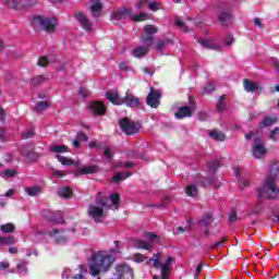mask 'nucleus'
Here are the masks:
<instances>
[{
  "label": "nucleus",
  "instance_id": "21",
  "mask_svg": "<svg viewBox=\"0 0 279 279\" xmlns=\"http://www.w3.org/2000/svg\"><path fill=\"white\" fill-rule=\"evenodd\" d=\"M43 216L52 223H64V218L60 213L53 214L52 211H44Z\"/></svg>",
  "mask_w": 279,
  "mask_h": 279
},
{
  "label": "nucleus",
  "instance_id": "54",
  "mask_svg": "<svg viewBox=\"0 0 279 279\" xmlns=\"http://www.w3.org/2000/svg\"><path fill=\"white\" fill-rule=\"evenodd\" d=\"M232 43H234V37L230 34H228L226 37H225V46L226 47H230V45H232Z\"/></svg>",
  "mask_w": 279,
  "mask_h": 279
},
{
  "label": "nucleus",
  "instance_id": "14",
  "mask_svg": "<svg viewBox=\"0 0 279 279\" xmlns=\"http://www.w3.org/2000/svg\"><path fill=\"white\" fill-rule=\"evenodd\" d=\"M49 236H51V239H54L56 243H59V245H64V243L69 241V238H66L64 231L57 228H53L49 232Z\"/></svg>",
  "mask_w": 279,
  "mask_h": 279
},
{
  "label": "nucleus",
  "instance_id": "44",
  "mask_svg": "<svg viewBox=\"0 0 279 279\" xmlns=\"http://www.w3.org/2000/svg\"><path fill=\"white\" fill-rule=\"evenodd\" d=\"M160 9V2H148V10H150V12H158V10Z\"/></svg>",
  "mask_w": 279,
  "mask_h": 279
},
{
  "label": "nucleus",
  "instance_id": "53",
  "mask_svg": "<svg viewBox=\"0 0 279 279\" xmlns=\"http://www.w3.org/2000/svg\"><path fill=\"white\" fill-rule=\"evenodd\" d=\"M147 3H149V0H140L138 2L135 3V8L136 10H143V8L147 5Z\"/></svg>",
  "mask_w": 279,
  "mask_h": 279
},
{
  "label": "nucleus",
  "instance_id": "43",
  "mask_svg": "<svg viewBox=\"0 0 279 279\" xmlns=\"http://www.w3.org/2000/svg\"><path fill=\"white\" fill-rule=\"evenodd\" d=\"M223 99H226V96L225 95L220 96V100L216 106L218 112H223V110H226V102H223Z\"/></svg>",
  "mask_w": 279,
  "mask_h": 279
},
{
  "label": "nucleus",
  "instance_id": "3",
  "mask_svg": "<svg viewBox=\"0 0 279 279\" xmlns=\"http://www.w3.org/2000/svg\"><path fill=\"white\" fill-rule=\"evenodd\" d=\"M279 175L278 163H272L269 168V174L266 178L265 184L257 189V197L266 199H276L279 195V187L276 186V181Z\"/></svg>",
  "mask_w": 279,
  "mask_h": 279
},
{
  "label": "nucleus",
  "instance_id": "5",
  "mask_svg": "<svg viewBox=\"0 0 279 279\" xmlns=\"http://www.w3.org/2000/svg\"><path fill=\"white\" fill-rule=\"evenodd\" d=\"M147 263H153L155 269H160L161 279H169L173 265L175 264V258L168 257L163 263H160V253H156Z\"/></svg>",
  "mask_w": 279,
  "mask_h": 279
},
{
  "label": "nucleus",
  "instance_id": "59",
  "mask_svg": "<svg viewBox=\"0 0 279 279\" xmlns=\"http://www.w3.org/2000/svg\"><path fill=\"white\" fill-rule=\"evenodd\" d=\"M76 138L78 141H88V136H86V134L84 132H78L76 135Z\"/></svg>",
  "mask_w": 279,
  "mask_h": 279
},
{
  "label": "nucleus",
  "instance_id": "18",
  "mask_svg": "<svg viewBox=\"0 0 279 279\" xmlns=\"http://www.w3.org/2000/svg\"><path fill=\"white\" fill-rule=\"evenodd\" d=\"M198 43L204 49H214V51L221 50V44L217 43L215 39H199Z\"/></svg>",
  "mask_w": 279,
  "mask_h": 279
},
{
  "label": "nucleus",
  "instance_id": "57",
  "mask_svg": "<svg viewBox=\"0 0 279 279\" xmlns=\"http://www.w3.org/2000/svg\"><path fill=\"white\" fill-rule=\"evenodd\" d=\"M10 268V262H0V274L1 271H5V269Z\"/></svg>",
  "mask_w": 279,
  "mask_h": 279
},
{
  "label": "nucleus",
  "instance_id": "22",
  "mask_svg": "<svg viewBox=\"0 0 279 279\" xmlns=\"http://www.w3.org/2000/svg\"><path fill=\"white\" fill-rule=\"evenodd\" d=\"M258 88L260 87L258 86L257 83H254L250 80H244V90H246V93H256Z\"/></svg>",
  "mask_w": 279,
  "mask_h": 279
},
{
  "label": "nucleus",
  "instance_id": "38",
  "mask_svg": "<svg viewBox=\"0 0 279 279\" xmlns=\"http://www.w3.org/2000/svg\"><path fill=\"white\" fill-rule=\"evenodd\" d=\"M144 33L148 36H154V34H158V27L154 25H146L144 26Z\"/></svg>",
  "mask_w": 279,
  "mask_h": 279
},
{
  "label": "nucleus",
  "instance_id": "6",
  "mask_svg": "<svg viewBox=\"0 0 279 279\" xmlns=\"http://www.w3.org/2000/svg\"><path fill=\"white\" fill-rule=\"evenodd\" d=\"M32 26L34 29H43L48 34H53V32H56V27H58V19L36 15L32 19Z\"/></svg>",
  "mask_w": 279,
  "mask_h": 279
},
{
  "label": "nucleus",
  "instance_id": "9",
  "mask_svg": "<svg viewBox=\"0 0 279 279\" xmlns=\"http://www.w3.org/2000/svg\"><path fill=\"white\" fill-rule=\"evenodd\" d=\"M62 279H86L88 270L84 266L78 265L77 269L64 268L62 271Z\"/></svg>",
  "mask_w": 279,
  "mask_h": 279
},
{
  "label": "nucleus",
  "instance_id": "58",
  "mask_svg": "<svg viewBox=\"0 0 279 279\" xmlns=\"http://www.w3.org/2000/svg\"><path fill=\"white\" fill-rule=\"evenodd\" d=\"M228 221H229L230 223L236 221V211L232 210V211L229 214Z\"/></svg>",
  "mask_w": 279,
  "mask_h": 279
},
{
  "label": "nucleus",
  "instance_id": "10",
  "mask_svg": "<svg viewBox=\"0 0 279 279\" xmlns=\"http://www.w3.org/2000/svg\"><path fill=\"white\" fill-rule=\"evenodd\" d=\"M253 158H265L267 154V148H265V141L262 137L255 135L253 136V147H252Z\"/></svg>",
  "mask_w": 279,
  "mask_h": 279
},
{
  "label": "nucleus",
  "instance_id": "29",
  "mask_svg": "<svg viewBox=\"0 0 279 279\" xmlns=\"http://www.w3.org/2000/svg\"><path fill=\"white\" fill-rule=\"evenodd\" d=\"M219 22L223 23V25H230L232 23V16L228 12H221L218 15Z\"/></svg>",
  "mask_w": 279,
  "mask_h": 279
},
{
  "label": "nucleus",
  "instance_id": "2",
  "mask_svg": "<svg viewBox=\"0 0 279 279\" xmlns=\"http://www.w3.org/2000/svg\"><path fill=\"white\" fill-rule=\"evenodd\" d=\"M114 263V257L108 254L106 251H99L94 253L88 262V271L92 276L97 277L110 271Z\"/></svg>",
  "mask_w": 279,
  "mask_h": 279
},
{
  "label": "nucleus",
  "instance_id": "50",
  "mask_svg": "<svg viewBox=\"0 0 279 279\" xmlns=\"http://www.w3.org/2000/svg\"><path fill=\"white\" fill-rule=\"evenodd\" d=\"M2 3H4L5 5H8V8H11V9H16V0H0Z\"/></svg>",
  "mask_w": 279,
  "mask_h": 279
},
{
  "label": "nucleus",
  "instance_id": "31",
  "mask_svg": "<svg viewBox=\"0 0 279 279\" xmlns=\"http://www.w3.org/2000/svg\"><path fill=\"white\" fill-rule=\"evenodd\" d=\"M131 19L133 21H136V22H141V21H149V13H140V14H133L131 13Z\"/></svg>",
  "mask_w": 279,
  "mask_h": 279
},
{
  "label": "nucleus",
  "instance_id": "33",
  "mask_svg": "<svg viewBox=\"0 0 279 279\" xmlns=\"http://www.w3.org/2000/svg\"><path fill=\"white\" fill-rule=\"evenodd\" d=\"M185 193L189 197H197V186L195 184L187 185Z\"/></svg>",
  "mask_w": 279,
  "mask_h": 279
},
{
  "label": "nucleus",
  "instance_id": "23",
  "mask_svg": "<svg viewBox=\"0 0 279 279\" xmlns=\"http://www.w3.org/2000/svg\"><path fill=\"white\" fill-rule=\"evenodd\" d=\"M99 171V167L97 166H84L78 169L81 175H86L88 173H97Z\"/></svg>",
  "mask_w": 279,
  "mask_h": 279
},
{
  "label": "nucleus",
  "instance_id": "27",
  "mask_svg": "<svg viewBox=\"0 0 279 279\" xmlns=\"http://www.w3.org/2000/svg\"><path fill=\"white\" fill-rule=\"evenodd\" d=\"M58 195L63 199H69L73 195V191L71 190V187H60L58 191Z\"/></svg>",
  "mask_w": 279,
  "mask_h": 279
},
{
  "label": "nucleus",
  "instance_id": "52",
  "mask_svg": "<svg viewBox=\"0 0 279 279\" xmlns=\"http://www.w3.org/2000/svg\"><path fill=\"white\" fill-rule=\"evenodd\" d=\"M32 136H34V129L32 128L22 133V138L24 140L32 138Z\"/></svg>",
  "mask_w": 279,
  "mask_h": 279
},
{
  "label": "nucleus",
  "instance_id": "45",
  "mask_svg": "<svg viewBox=\"0 0 279 279\" xmlns=\"http://www.w3.org/2000/svg\"><path fill=\"white\" fill-rule=\"evenodd\" d=\"M208 167H209V171H217V169H219V167H221V161H219V160L210 161L208 163Z\"/></svg>",
  "mask_w": 279,
  "mask_h": 279
},
{
  "label": "nucleus",
  "instance_id": "20",
  "mask_svg": "<svg viewBox=\"0 0 279 279\" xmlns=\"http://www.w3.org/2000/svg\"><path fill=\"white\" fill-rule=\"evenodd\" d=\"M28 263L27 260H20L15 265V274L20 276V278H23L29 274V268L27 267Z\"/></svg>",
  "mask_w": 279,
  "mask_h": 279
},
{
  "label": "nucleus",
  "instance_id": "42",
  "mask_svg": "<svg viewBox=\"0 0 279 279\" xmlns=\"http://www.w3.org/2000/svg\"><path fill=\"white\" fill-rule=\"evenodd\" d=\"M49 108V104L46 101H39L36 104L35 110L36 112H43V110H47Z\"/></svg>",
  "mask_w": 279,
  "mask_h": 279
},
{
  "label": "nucleus",
  "instance_id": "55",
  "mask_svg": "<svg viewBox=\"0 0 279 279\" xmlns=\"http://www.w3.org/2000/svg\"><path fill=\"white\" fill-rule=\"evenodd\" d=\"M52 175H54V178L62 179V178H64V175H66V172H64L62 170H53Z\"/></svg>",
  "mask_w": 279,
  "mask_h": 279
},
{
  "label": "nucleus",
  "instance_id": "28",
  "mask_svg": "<svg viewBox=\"0 0 279 279\" xmlns=\"http://www.w3.org/2000/svg\"><path fill=\"white\" fill-rule=\"evenodd\" d=\"M210 138H214V141H226V134L219 130H213L209 132Z\"/></svg>",
  "mask_w": 279,
  "mask_h": 279
},
{
  "label": "nucleus",
  "instance_id": "64",
  "mask_svg": "<svg viewBox=\"0 0 279 279\" xmlns=\"http://www.w3.org/2000/svg\"><path fill=\"white\" fill-rule=\"evenodd\" d=\"M271 62H272V65L275 66L276 71L278 72L279 71V61H278V59H272Z\"/></svg>",
  "mask_w": 279,
  "mask_h": 279
},
{
  "label": "nucleus",
  "instance_id": "60",
  "mask_svg": "<svg viewBox=\"0 0 279 279\" xmlns=\"http://www.w3.org/2000/svg\"><path fill=\"white\" fill-rule=\"evenodd\" d=\"M206 119H208V113L201 111L198 113V121H206Z\"/></svg>",
  "mask_w": 279,
  "mask_h": 279
},
{
  "label": "nucleus",
  "instance_id": "49",
  "mask_svg": "<svg viewBox=\"0 0 279 279\" xmlns=\"http://www.w3.org/2000/svg\"><path fill=\"white\" fill-rule=\"evenodd\" d=\"M78 95H80V97H83V98L90 97V90H88L85 87H81L78 89Z\"/></svg>",
  "mask_w": 279,
  "mask_h": 279
},
{
  "label": "nucleus",
  "instance_id": "41",
  "mask_svg": "<svg viewBox=\"0 0 279 279\" xmlns=\"http://www.w3.org/2000/svg\"><path fill=\"white\" fill-rule=\"evenodd\" d=\"M275 122H276V118L266 117V118H264V120L262 121V123L259 125H260V128H267L269 125H274Z\"/></svg>",
  "mask_w": 279,
  "mask_h": 279
},
{
  "label": "nucleus",
  "instance_id": "36",
  "mask_svg": "<svg viewBox=\"0 0 279 279\" xmlns=\"http://www.w3.org/2000/svg\"><path fill=\"white\" fill-rule=\"evenodd\" d=\"M56 158L59 162H61V165L65 167H71V165H74V162L71 159L63 157L62 155H56Z\"/></svg>",
  "mask_w": 279,
  "mask_h": 279
},
{
  "label": "nucleus",
  "instance_id": "46",
  "mask_svg": "<svg viewBox=\"0 0 279 279\" xmlns=\"http://www.w3.org/2000/svg\"><path fill=\"white\" fill-rule=\"evenodd\" d=\"M134 263H144V260H147V257L141 253H136L133 255Z\"/></svg>",
  "mask_w": 279,
  "mask_h": 279
},
{
  "label": "nucleus",
  "instance_id": "4",
  "mask_svg": "<svg viewBox=\"0 0 279 279\" xmlns=\"http://www.w3.org/2000/svg\"><path fill=\"white\" fill-rule=\"evenodd\" d=\"M106 97L113 106H123V104L129 108H138V106H141L138 98L132 95L130 90L126 92L124 98H121L118 92H107Z\"/></svg>",
  "mask_w": 279,
  "mask_h": 279
},
{
  "label": "nucleus",
  "instance_id": "1",
  "mask_svg": "<svg viewBox=\"0 0 279 279\" xmlns=\"http://www.w3.org/2000/svg\"><path fill=\"white\" fill-rule=\"evenodd\" d=\"M121 201L119 194H111L110 196H99L94 203L88 206L87 213L95 223H101L106 217V211L112 208L119 210V202Z\"/></svg>",
  "mask_w": 279,
  "mask_h": 279
},
{
  "label": "nucleus",
  "instance_id": "37",
  "mask_svg": "<svg viewBox=\"0 0 279 279\" xmlns=\"http://www.w3.org/2000/svg\"><path fill=\"white\" fill-rule=\"evenodd\" d=\"M25 193L28 194L29 197H36V195L40 193V189L38 186L26 187Z\"/></svg>",
  "mask_w": 279,
  "mask_h": 279
},
{
  "label": "nucleus",
  "instance_id": "12",
  "mask_svg": "<svg viewBox=\"0 0 279 279\" xmlns=\"http://www.w3.org/2000/svg\"><path fill=\"white\" fill-rule=\"evenodd\" d=\"M190 106H183L178 109L174 113L175 119H186V117H192L193 112L197 110V105H195V100L192 97L189 98Z\"/></svg>",
  "mask_w": 279,
  "mask_h": 279
},
{
  "label": "nucleus",
  "instance_id": "11",
  "mask_svg": "<svg viewBox=\"0 0 279 279\" xmlns=\"http://www.w3.org/2000/svg\"><path fill=\"white\" fill-rule=\"evenodd\" d=\"M119 125L124 134L132 136L134 134H138V130H141V124L133 122L128 118H123L120 120Z\"/></svg>",
  "mask_w": 279,
  "mask_h": 279
},
{
  "label": "nucleus",
  "instance_id": "51",
  "mask_svg": "<svg viewBox=\"0 0 279 279\" xmlns=\"http://www.w3.org/2000/svg\"><path fill=\"white\" fill-rule=\"evenodd\" d=\"M45 77L43 76H36L34 78H32L31 81V86H38V84H43Z\"/></svg>",
  "mask_w": 279,
  "mask_h": 279
},
{
  "label": "nucleus",
  "instance_id": "39",
  "mask_svg": "<svg viewBox=\"0 0 279 279\" xmlns=\"http://www.w3.org/2000/svg\"><path fill=\"white\" fill-rule=\"evenodd\" d=\"M263 203H257L250 211L248 215H260L263 213Z\"/></svg>",
  "mask_w": 279,
  "mask_h": 279
},
{
  "label": "nucleus",
  "instance_id": "25",
  "mask_svg": "<svg viewBox=\"0 0 279 279\" xmlns=\"http://www.w3.org/2000/svg\"><path fill=\"white\" fill-rule=\"evenodd\" d=\"M15 230H16V226H14V223L12 222H8L0 226V231L3 234H12V232H14Z\"/></svg>",
  "mask_w": 279,
  "mask_h": 279
},
{
  "label": "nucleus",
  "instance_id": "35",
  "mask_svg": "<svg viewBox=\"0 0 279 279\" xmlns=\"http://www.w3.org/2000/svg\"><path fill=\"white\" fill-rule=\"evenodd\" d=\"M1 178H3V180H10V178H14V175H16V170L14 169H7L4 171H2L0 173Z\"/></svg>",
  "mask_w": 279,
  "mask_h": 279
},
{
  "label": "nucleus",
  "instance_id": "19",
  "mask_svg": "<svg viewBox=\"0 0 279 279\" xmlns=\"http://www.w3.org/2000/svg\"><path fill=\"white\" fill-rule=\"evenodd\" d=\"M101 10H104V4L99 0L90 1V13L94 19H99L101 16Z\"/></svg>",
  "mask_w": 279,
  "mask_h": 279
},
{
  "label": "nucleus",
  "instance_id": "48",
  "mask_svg": "<svg viewBox=\"0 0 279 279\" xmlns=\"http://www.w3.org/2000/svg\"><path fill=\"white\" fill-rule=\"evenodd\" d=\"M104 156L107 158V160H112V156H114V151L111 150V148L106 147L104 149Z\"/></svg>",
  "mask_w": 279,
  "mask_h": 279
},
{
  "label": "nucleus",
  "instance_id": "63",
  "mask_svg": "<svg viewBox=\"0 0 279 279\" xmlns=\"http://www.w3.org/2000/svg\"><path fill=\"white\" fill-rule=\"evenodd\" d=\"M186 230H189L187 228H184V227H178L175 230H174V234H183V232H186Z\"/></svg>",
  "mask_w": 279,
  "mask_h": 279
},
{
  "label": "nucleus",
  "instance_id": "32",
  "mask_svg": "<svg viewBox=\"0 0 279 279\" xmlns=\"http://www.w3.org/2000/svg\"><path fill=\"white\" fill-rule=\"evenodd\" d=\"M68 149L69 147H66V145H53L50 147V151H52V154H64Z\"/></svg>",
  "mask_w": 279,
  "mask_h": 279
},
{
  "label": "nucleus",
  "instance_id": "15",
  "mask_svg": "<svg viewBox=\"0 0 279 279\" xmlns=\"http://www.w3.org/2000/svg\"><path fill=\"white\" fill-rule=\"evenodd\" d=\"M128 16L132 19V9L123 8L113 11L111 19L112 21H123V19H128Z\"/></svg>",
  "mask_w": 279,
  "mask_h": 279
},
{
  "label": "nucleus",
  "instance_id": "17",
  "mask_svg": "<svg viewBox=\"0 0 279 279\" xmlns=\"http://www.w3.org/2000/svg\"><path fill=\"white\" fill-rule=\"evenodd\" d=\"M89 111L93 112V114H96L98 117H101L106 112V105H104L101 101H92L88 106Z\"/></svg>",
  "mask_w": 279,
  "mask_h": 279
},
{
  "label": "nucleus",
  "instance_id": "40",
  "mask_svg": "<svg viewBox=\"0 0 279 279\" xmlns=\"http://www.w3.org/2000/svg\"><path fill=\"white\" fill-rule=\"evenodd\" d=\"M269 138H270V141H272V143L279 142V129L278 128H275L272 131H270Z\"/></svg>",
  "mask_w": 279,
  "mask_h": 279
},
{
  "label": "nucleus",
  "instance_id": "8",
  "mask_svg": "<svg viewBox=\"0 0 279 279\" xmlns=\"http://www.w3.org/2000/svg\"><path fill=\"white\" fill-rule=\"evenodd\" d=\"M141 43H143L145 46H140L132 50V56L134 58H143L144 56H147L149 53V49L151 48V44L154 43V37L142 35Z\"/></svg>",
  "mask_w": 279,
  "mask_h": 279
},
{
  "label": "nucleus",
  "instance_id": "30",
  "mask_svg": "<svg viewBox=\"0 0 279 279\" xmlns=\"http://www.w3.org/2000/svg\"><path fill=\"white\" fill-rule=\"evenodd\" d=\"M16 238L14 235L0 236V245H14Z\"/></svg>",
  "mask_w": 279,
  "mask_h": 279
},
{
  "label": "nucleus",
  "instance_id": "26",
  "mask_svg": "<svg viewBox=\"0 0 279 279\" xmlns=\"http://www.w3.org/2000/svg\"><path fill=\"white\" fill-rule=\"evenodd\" d=\"M132 173L130 172H117L113 174L111 182H121L123 180H128Z\"/></svg>",
  "mask_w": 279,
  "mask_h": 279
},
{
  "label": "nucleus",
  "instance_id": "56",
  "mask_svg": "<svg viewBox=\"0 0 279 279\" xmlns=\"http://www.w3.org/2000/svg\"><path fill=\"white\" fill-rule=\"evenodd\" d=\"M114 245H116L117 250H111V251H110L111 254H121V248H120L121 242H120V241H116V242H114Z\"/></svg>",
  "mask_w": 279,
  "mask_h": 279
},
{
  "label": "nucleus",
  "instance_id": "62",
  "mask_svg": "<svg viewBox=\"0 0 279 279\" xmlns=\"http://www.w3.org/2000/svg\"><path fill=\"white\" fill-rule=\"evenodd\" d=\"M165 45H166L165 41H162V40L158 41V43L156 44V49H157V51H162V49H165Z\"/></svg>",
  "mask_w": 279,
  "mask_h": 279
},
{
  "label": "nucleus",
  "instance_id": "7",
  "mask_svg": "<svg viewBox=\"0 0 279 279\" xmlns=\"http://www.w3.org/2000/svg\"><path fill=\"white\" fill-rule=\"evenodd\" d=\"M144 239L145 240L132 238L130 240V246L136 247V250H151L154 245H158V243H160V236L151 232L144 233Z\"/></svg>",
  "mask_w": 279,
  "mask_h": 279
},
{
  "label": "nucleus",
  "instance_id": "13",
  "mask_svg": "<svg viewBox=\"0 0 279 279\" xmlns=\"http://www.w3.org/2000/svg\"><path fill=\"white\" fill-rule=\"evenodd\" d=\"M74 19H76L77 23H80L81 27L85 29V32H93V24L84 12L76 11L74 13Z\"/></svg>",
  "mask_w": 279,
  "mask_h": 279
},
{
  "label": "nucleus",
  "instance_id": "34",
  "mask_svg": "<svg viewBox=\"0 0 279 279\" xmlns=\"http://www.w3.org/2000/svg\"><path fill=\"white\" fill-rule=\"evenodd\" d=\"M213 223V215L211 214H205V217H203L199 221L201 226H204L205 228H208Z\"/></svg>",
  "mask_w": 279,
  "mask_h": 279
},
{
  "label": "nucleus",
  "instance_id": "61",
  "mask_svg": "<svg viewBox=\"0 0 279 279\" xmlns=\"http://www.w3.org/2000/svg\"><path fill=\"white\" fill-rule=\"evenodd\" d=\"M14 193H15L14 189H10L4 194H2L1 197H12Z\"/></svg>",
  "mask_w": 279,
  "mask_h": 279
},
{
  "label": "nucleus",
  "instance_id": "16",
  "mask_svg": "<svg viewBox=\"0 0 279 279\" xmlns=\"http://www.w3.org/2000/svg\"><path fill=\"white\" fill-rule=\"evenodd\" d=\"M146 104L150 106V108H158V106H160V92H149L146 97Z\"/></svg>",
  "mask_w": 279,
  "mask_h": 279
},
{
  "label": "nucleus",
  "instance_id": "47",
  "mask_svg": "<svg viewBox=\"0 0 279 279\" xmlns=\"http://www.w3.org/2000/svg\"><path fill=\"white\" fill-rule=\"evenodd\" d=\"M213 90H215V85L213 83H209L203 88V95H210Z\"/></svg>",
  "mask_w": 279,
  "mask_h": 279
},
{
  "label": "nucleus",
  "instance_id": "24",
  "mask_svg": "<svg viewBox=\"0 0 279 279\" xmlns=\"http://www.w3.org/2000/svg\"><path fill=\"white\" fill-rule=\"evenodd\" d=\"M58 60V57L50 56V57H40L38 60V66H47V64H51V62H56Z\"/></svg>",
  "mask_w": 279,
  "mask_h": 279
}]
</instances>
